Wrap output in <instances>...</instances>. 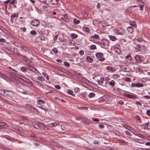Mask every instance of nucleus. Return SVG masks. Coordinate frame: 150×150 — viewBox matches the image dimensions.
I'll return each instance as SVG.
<instances>
[{"label":"nucleus","instance_id":"f257e3e1","mask_svg":"<svg viewBox=\"0 0 150 150\" xmlns=\"http://www.w3.org/2000/svg\"><path fill=\"white\" fill-rule=\"evenodd\" d=\"M13 96V93L12 91L6 90L4 96L8 99H11L12 98Z\"/></svg>","mask_w":150,"mask_h":150},{"label":"nucleus","instance_id":"f03ea898","mask_svg":"<svg viewBox=\"0 0 150 150\" xmlns=\"http://www.w3.org/2000/svg\"><path fill=\"white\" fill-rule=\"evenodd\" d=\"M15 84H16L17 86L20 89H18V91H19L21 92H22V93L24 94H27V92L26 91H22L21 89L24 86L23 85V84L20 82V81H17L15 82Z\"/></svg>","mask_w":150,"mask_h":150},{"label":"nucleus","instance_id":"7ed1b4c3","mask_svg":"<svg viewBox=\"0 0 150 150\" xmlns=\"http://www.w3.org/2000/svg\"><path fill=\"white\" fill-rule=\"evenodd\" d=\"M100 44L105 47H107L109 46V42L106 39H103L101 41Z\"/></svg>","mask_w":150,"mask_h":150},{"label":"nucleus","instance_id":"20e7f679","mask_svg":"<svg viewBox=\"0 0 150 150\" xmlns=\"http://www.w3.org/2000/svg\"><path fill=\"white\" fill-rule=\"evenodd\" d=\"M138 6L140 7V10L142 11L143 9V8L144 6V2L141 0H139L137 1Z\"/></svg>","mask_w":150,"mask_h":150},{"label":"nucleus","instance_id":"39448f33","mask_svg":"<svg viewBox=\"0 0 150 150\" xmlns=\"http://www.w3.org/2000/svg\"><path fill=\"white\" fill-rule=\"evenodd\" d=\"M31 24L33 26H37L40 25V22L38 20H35L32 21Z\"/></svg>","mask_w":150,"mask_h":150},{"label":"nucleus","instance_id":"423d86ee","mask_svg":"<svg viewBox=\"0 0 150 150\" xmlns=\"http://www.w3.org/2000/svg\"><path fill=\"white\" fill-rule=\"evenodd\" d=\"M135 59L136 62L138 63H140L142 61V58L140 55H137L135 57Z\"/></svg>","mask_w":150,"mask_h":150},{"label":"nucleus","instance_id":"0eeeda50","mask_svg":"<svg viewBox=\"0 0 150 150\" xmlns=\"http://www.w3.org/2000/svg\"><path fill=\"white\" fill-rule=\"evenodd\" d=\"M25 107L28 109L30 110H35L36 109L33 106V105H31L29 104H27L26 105Z\"/></svg>","mask_w":150,"mask_h":150},{"label":"nucleus","instance_id":"6e6552de","mask_svg":"<svg viewBox=\"0 0 150 150\" xmlns=\"http://www.w3.org/2000/svg\"><path fill=\"white\" fill-rule=\"evenodd\" d=\"M45 37L43 36H39L36 38V40L39 42H41L45 40Z\"/></svg>","mask_w":150,"mask_h":150},{"label":"nucleus","instance_id":"1a4fd4ad","mask_svg":"<svg viewBox=\"0 0 150 150\" xmlns=\"http://www.w3.org/2000/svg\"><path fill=\"white\" fill-rule=\"evenodd\" d=\"M20 48V50L23 52H27L28 50V49L27 47L23 45L21 46Z\"/></svg>","mask_w":150,"mask_h":150},{"label":"nucleus","instance_id":"9d476101","mask_svg":"<svg viewBox=\"0 0 150 150\" xmlns=\"http://www.w3.org/2000/svg\"><path fill=\"white\" fill-rule=\"evenodd\" d=\"M106 69L108 70L111 71L113 72H114L116 70L115 68L110 66L107 67Z\"/></svg>","mask_w":150,"mask_h":150},{"label":"nucleus","instance_id":"9b49d317","mask_svg":"<svg viewBox=\"0 0 150 150\" xmlns=\"http://www.w3.org/2000/svg\"><path fill=\"white\" fill-rule=\"evenodd\" d=\"M37 102L38 104L39 105L45 104V101L42 99H38L37 100Z\"/></svg>","mask_w":150,"mask_h":150},{"label":"nucleus","instance_id":"f8f14e48","mask_svg":"<svg viewBox=\"0 0 150 150\" xmlns=\"http://www.w3.org/2000/svg\"><path fill=\"white\" fill-rule=\"evenodd\" d=\"M16 16V14H12L11 16L10 17V21L11 23H13V22L14 18Z\"/></svg>","mask_w":150,"mask_h":150},{"label":"nucleus","instance_id":"ddd939ff","mask_svg":"<svg viewBox=\"0 0 150 150\" xmlns=\"http://www.w3.org/2000/svg\"><path fill=\"white\" fill-rule=\"evenodd\" d=\"M59 124V122H54L52 123H50L49 124V126L50 127H54L58 125Z\"/></svg>","mask_w":150,"mask_h":150},{"label":"nucleus","instance_id":"4468645a","mask_svg":"<svg viewBox=\"0 0 150 150\" xmlns=\"http://www.w3.org/2000/svg\"><path fill=\"white\" fill-rule=\"evenodd\" d=\"M125 59H128L130 61L132 60V58L131 56V54H128L127 56L125 57Z\"/></svg>","mask_w":150,"mask_h":150},{"label":"nucleus","instance_id":"2eb2a0df","mask_svg":"<svg viewBox=\"0 0 150 150\" xmlns=\"http://www.w3.org/2000/svg\"><path fill=\"white\" fill-rule=\"evenodd\" d=\"M127 30L129 33H132L134 31V29L131 27H128L127 28Z\"/></svg>","mask_w":150,"mask_h":150},{"label":"nucleus","instance_id":"dca6fc26","mask_svg":"<svg viewBox=\"0 0 150 150\" xmlns=\"http://www.w3.org/2000/svg\"><path fill=\"white\" fill-rule=\"evenodd\" d=\"M86 60L89 62H92L93 61V58L89 56H87L86 58Z\"/></svg>","mask_w":150,"mask_h":150},{"label":"nucleus","instance_id":"f3484780","mask_svg":"<svg viewBox=\"0 0 150 150\" xmlns=\"http://www.w3.org/2000/svg\"><path fill=\"white\" fill-rule=\"evenodd\" d=\"M108 83L109 85L112 86H115V82L114 81L112 80L110 82H108Z\"/></svg>","mask_w":150,"mask_h":150},{"label":"nucleus","instance_id":"a211bd4d","mask_svg":"<svg viewBox=\"0 0 150 150\" xmlns=\"http://www.w3.org/2000/svg\"><path fill=\"white\" fill-rule=\"evenodd\" d=\"M102 25V28L103 29L104 28L107 26V23L101 21L100 22Z\"/></svg>","mask_w":150,"mask_h":150},{"label":"nucleus","instance_id":"6ab92c4d","mask_svg":"<svg viewBox=\"0 0 150 150\" xmlns=\"http://www.w3.org/2000/svg\"><path fill=\"white\" fill-rule=\"evenodd\" d=\"M91 37L93 39H98L99 38V36L98 35L95 34L91 36Z\"/></svg>","mask_w":150,"mask_h":150},{"label":"nucleus","instance_id":"aec40b11","mask_svg":"<svg viewBox=\"0 0 150 150\" xmlns=\"http://www.w3.org/2000/svg\"><path fill=\"white\" fill-rule=\"evenodd\" d=\"M96 55L98 58H100L103 56V54L101 52L96 53Z\"/></svg>","mask_w":150,"mask_h":150},{"label":"nucleus","instance_id":"412c9836","mask_svg":"<svg viewBox=\"0 0 150 150\" xmlns=\"http://www.w3.org/2000/svg\"><path fill=\"white\" fill-rule=\"evenodd\" d=\"M67 93L73 96H75V95L73 91L71 90H68L67 91Z\"/></svg>","mask_w":150,"mask_h":150},{"label":"nucleus","instance_id":"4be33fe9","mask_svg":"<svg viewBox=\"0 0 150 150\" xmlns=\"http://www.w3.org/2000/svg\"><path fill=\"white\" fill-rule=\"evenodd\" d=\"M109 38L110 40L112 41H115L116 39V38L115 36H113L112 35H110L109 36Z\"/></svg>","mask_w":150,"mask_h":150},{"label":"nucleus","instance_id":"5701e85b","mask_svg":"<svg viewBox=\"0 0 150 150\" xmlns=\"http://www.w3.org/2000/svg\"><path fill=\"white\" fill-rule=\"evenodd\" d=\"M38 79L40 81H45V79L43 76H38L37 77Z\"/></svg>","mask_w":150,"mask_h":150},{"label":"nucleus","instance_id":"b1692460","mask_svg":"<svg viewBox=\"0 0 150 150\" xmlns=\"http://www.w3.org/2000/svg\"><path fill=\"white\" fill-rule=\"evenodd\" d=\"M71 36L73 39L76 38L78 36L77 34L74 33H71Z\"/></svg>","mask_w":150,"mask_h":150},{"label":"nucleus","instance_id":"393cba45","mask_svg":"<svg viewBox=\"0 0 150 150\" xmlns=\"http://www.w3.org/2000/svg\"><path fill=\"white\" fill-rule=\"evenodd\" d=\"M130 25L133 27L135 28L136 27V25L135 23L134 22H129Z\"/></svg>","mask_w":150,"mask_h":150},{"label":"nucleus","instance_id":"a878e982","mask_svg":"<svg viewBox=\"0 0 150 150\" xmlns=\"http://www.w3.org/2000/svg\"><path fill=\"white\" fill-rule=\"evenodd\" d=\"M34 67H33L31 66H29L28 67V69L32 71L35 72V71H34Z\"/></svg>","mask_w":150,"mask_h":150},{"label":"nucleus","instance_id":"bb28decb","mask_svg":"<svg viewBox=\"0 0 150 150\" xmlns=\"http://www.w3.org/2000/svg\"><path fill=\"white\" fill-rule=\"evenodd\" d=\"M6 90L0 89V94L4 96Z\"/></svg>","mask_w":150,"mask_h":150},{"label":"nucleus","instance_id":"cd10ccee","mask_svg":"<svg viewBox=\"0 0 150 150\" xmlns=\"http://www.w3.org/2000/svg\"><path fill=\"white\" fill-rule=\"evenodd\" d=\"M83 29L84 31L87 32H88L89 31V28L87 27H83Z\"/></svg>","mask_w":150,"mask_h":150},{"label":"nucleus","instance_id":"c85d7f7f","mask_svg":"<svg viewBox=\"0 0 150 150\" xmlns=\"http://www.w3.org/2000/svg\"><path fill=\"white\" fill-rule=\"evenodd\" d=\"M0 30L5 33L7 32V30L1 26H0Z\"/></svg>","mask_w":150,"mask_h":150},{"label":"nucleus","instance_id":"c756f323","mask_svg":"<svg viewBox=\"0 0 150 150\" xmlns=\"http://www.w3.org/2000/svg\"><path fill=\"white\" fill-rule=\"evenodd\" d=\"M119 76V75L118 74H115L112 75V77L114 79H116Z\"/></svg>","mask_w":150,"mask_h":150},{"label":"nucleus","instance_id":"7c9ffc66","mask_svg":"<svg viewBox=\"0 0 150 150\" xmlns=\"http://www.w3.org/2000/svg\"><path fill=\"white\" fill-rule=\"evenodd\" d=\"M74 22L75 24H78L80 22V21L79 20H77L76 19H74Z\"/></svg>","mask_w":150,"mask_h":150},{"label":"nucleus","instance_id":"2f4dec72","mask_svg":"<svg viewBox=\"0 0 150 150\" xmlns=\"http://www.w3.org/2000/svg\"><path fill=\"white\" fill-rule=\"evenodd\" d=\"M27 69V68L25 67H23L21 68V70L23 71H26Z\"/></svg>","mask_w":150,"mask_h":150},{"label":"nucleus","instance_id":"473e14b6","mask_svg":"<svg viewBox=\"0 0 150 150\" xmlns=\"http://www.w3.org/2000/svg\"><path fill=\"white\" fill-rule=\"evenodd\" d=\"M95 94L93 93H91L88 95V96L90 98H91L95 96Z\"/></svg>","mask_w":150,"mask_h":150},{"label":"nucleus","instance_id":"72a5a7b5","mask_svg":"<svg viewBox=\"0 0 150 150\" xmlns=\"http://www.w3.org/2000/svg\"><path fill=\"white\" fill-rule=\"evenodd\" d=\"M22 58L26 62H28L29 61L28 59L25 56H23L22 57Z\"/></svg>","mask_w":150,"mask_h":150},{"label":"nucleus","instance_id":"f704fd0d","mask_svg":"<svg viewBox=\"0 0 150 150\" xmlns=\"http://www.w3.org/2000/svg\"><path fill=\"white\" fill-rule=\"evenodd\" d=\"M114 51L115 52H116L118 53H119L121 52L120 50V49H119V48H115L114 49Z\"/></svg>","mask_w":150,"mask_h":150},{"label":"nucleus","instance_id":"c9c22d12","mask_svg":"<svg viewBox=\"0 0 150 150\" xmlns=\"http://www.w3.org/2000/svg\"><path fill=\"white\" fill-rule=\"evenodd\" d=\"M6 125V124L4 122H0V125L1 126V129L2 128L3 126H5Z\"/></svg>","mask_w":150,"mask_h":150},{"label":"nucleus","instance_id":"e433bc0d","mask_svg":"<svg viewBox=\"0 0 150 150\" xmlns=\"http://www.w3.org/2000/svg\"><path fill=\"white\" fill-rule=\"evenodd\" d=\"M91 48L92 50H95L96 48V46L95 45H92L91 46Z\"/></svg>","mask_w":150,"mask_h":150},{"label":"nucleus","instance_id":"4c0bfd02","mask_svg":"<svg viewBox=\"0 0 150 150\" xmlns=\"http://www.w3.org/2000/svg\"><path fill=\"white\" fill-rule=\"evenodd\" d=\"M64 64L67 67H69L70 66L69 64L67 62H64Z\"/></svg>","mask_w":150,"mask_h":150},{"label":"nucleus","instance_id":"58836bf2","mask_svg":"<svg viewBox=\"0 0 150 150\" xmlns=\"http://www.w3.org/2000/svg\"><path fill=\"white\" fill-rule=\"evenodd\" d=\"M52 51L55 53H57L58 52V50L55 47L53 48L52 50Z\"/></svg>","mask_w":150,"mask_h":150},{"label":"nucleus","instance_id":"ea45409f","mask_svg":"<svg viewBox=\"0 0 150 150\" xmlns=\"http://www.w3.org/2000/svg\"><path fill=\"white\" fill-rule=\"evenodd\" d=\"M61 128L62 130H65L67 129L66 126L64 125H61Z\"/></svg>","mask_w":150,"mask_h":150},{"label":"nucleus","instance_id":"a19ab883","mask_svg":"<svg viewBox=\"0 0 150 150\" xmlns=\"http://www.w3.org/2000/svg\"><path fill=\"white\" fill-rule=\"evenodd\" d=\"M30 33L33 35H36L37 33L34 30H32L30 31Z\"/></svg>","mask_w":150,"mask_h":150},{"label":"nucleus","instance_id":"79ce46f5","mask_svg":"<svg viewBox=\"0 0 150 150\" xmlns=\"http://www.w3.org/2000/svg\"><path fill=\"white\" fill-rule=\"evenodd\" d=\"M143 86H144V85L143 84L137 83V87H141Z\"/></svg>","mask_w":150,"mask_h":150},{"label":"nucleus","instance_id":"37998d69","mask_svg":"<svg viewBox=\"0 0 150 150\" xmlns=\"http://www.w3.org/2000/svg\"><path fill=\"white\" fill-rule=\"evenodd\" d=\"M74 91L75 93H78L80 91V89L78 88H76L74 89Z\"/></svg>","mask_w":150,"mask_h":150},{"label":"nucleus","instance_id":"c03bdc74","mask_svg":"<svg viewBox=\"0 0 150 150\" xmlns=\"http://www.w3.org/2000/svg\"><path fill=\"white\" fill-rule=\"evenodd\" d=\"M30 137H32L35 138L36 137L35 134L33 133H31L30 134Z\"/></svg>","mask_w":150,"mask_h":150},{"label":"nucleus","instance_id":"a18cd8bd","mask_svg":"<svg viewBox=\"0 0 150 150\" xmlns=\"http://www.w3.org/2000/svg\"><path fill=\"white\" fill-rule=\"evenodd\" d=\"M125 79L126 81H131V79L129 77H126Z\"/></svg>","mask_w":150,"mask_h":150},{"label":"nucleus","instance_id":"49530a36","mask_svg":"<svg viewBox=\"0 0 150 150\" xmlns=\"http://www.w3.org/2000/svg\"><path fill=\"white\" fill-rule=\"evenodd\" d=\"M110 79L108 77H106L105 78V81L106 82V83H105V84H107V82H108L109 81H110Z\"/></svg>","mask_w":150,"mask_h":150},{"label":"nucleus","instance_id":"de8ad7c7","mask_svg":"<svg viewBox=\"0 0 150 150\" xmlns=\"http://www.w3.org/2000/svg\"><path fill=\"white\" fill-rule=\"evenodd\" d=\"M78 109L79 110H81V109H86L87 110L88 109V108L86 107H79L78 108Z\"/></svg>","mask_w":150,"mask_h":150},{"label":"nucleus","instance_id":"09e8293b","mask_svg":"<svg viewBox=\"0 0 150 150\" xmlns=\"http://www.w3.org/2000/svg\"><path fill=\"white\" fill-rule=\"evenodd\" d=\"M146 114L148 116H150V109L147 110L146 111Z\"/></svg>","mask_w":150,"mask_h":150},{"label":"nucleus","instance_id":"8fccbe9b","mask_svg":"<svg viewBox=\"0 0 150 150\" xmlns=\"http://www.w3.org/2000/svg\"><path fill=\"white\" fill-rule=\"evenodd\" d=\"M137 83H132L131 85V86L132 87H137Z\"/></svg>","mask_w":150,"mask_h":150},{"label":"nucleus","instance_id":"3c124183","mask_svg":"<svg viewBox=\"0 0 150 150\" xmlns=\"http://www.w3.org/2000/svg\"><path fill=\"white\" fill-rule=\"evenodd\" d=\"M6 41L5 39L3 38H0V42H4Z\"/></svg>","mask_w":150,"mask_h":150},{"label":"nucleus","instance_id":"603ef678","mask_svg":"<svg viewBox=\"0 0 150 150\" xmlns=\"http://www.w3.org/2000/svg\"><path fill=\"white\" fill-rule=\"evenodd\" d=\"M92 120L94 121H96V122H98L99 121V120L97 118H94V117H93L92 118Z\"/></svg>","mask_w":150,"mask_h":150},{"label":"nucleus","instance_id":"864d4df0","mask_svg":"<svg viewBox=\"0 0 150 150\" xmlns=\"http://www.w3.org/2000/svg\"><path fill=\"white\" fill-rule=\"evenodd\" d=\"M125 133L127 135H128L129 136H131V133L128 131H125Z\"/></svg>","mask_w":150,"mask_h":150},{"label":"nucleus","instance_id":"5fc2aeb1","mask_svg":"<svg viewBox=\"0 0 150 150\" xmlns=\"http://www.w3.org/2000/svg\"><path fill=\"white\" fill-rule=\"evenodd\" d=\"M103 81H98V83L99 85H101L103 84Z\"/></svg>","mask_w":150,"mask_h":150},{"label":"nucleus","instance_id":"6e6d98bb","mask_svg":"<svg viewBox=\"0 0 150 150\" xmlns=\"http://www.w3.org/2000/svg\"><path fill=\"white\" fill-rule=\"evenodd\" d=\"M136 98V97L134 96L130 95L129 98L131 99H134Z\"/></svg>","mask_w":150,"mask_h":150},{"label":"nucleus","instance_id":"4d7b16f0","mask_svg":"<svg viewBox=\"0 0 150 150\" xmlns=\"http://www.w3.org/2000/svg\"><path fill=\"white\" fill-rule=\"evenodd\" d=\"M55 87L56 89H59L61 88L60 86L59 85H56L55 86Z\"/></svg>","mask_w":150,"mask_h":150},{"label":"nucleus","instance_id":"13d9d810","mask_svg":"<svg viewBox=\"0 0 150 150\" xmlns=\"http://www.w3.org/2000/svg\"><path fill=\"white\" fill-rule=\"evenodd\" d=\"M58 37V35L57 34L55 35L54 36V40H56L57 39Z\"/></svg>","mask_w":150,"mask_h":150},{"label":"nucleus","instance_id":"bf43d9fd","mask_svg":"<svg viewBox=\"0 0 150 150\" xmlns=\"http://www.w3.org/2000/svg\"><path fill=\"white\" fill-rule=\"evenodd\" d=\"M118 141L120 142V143H122V144H125V142L123 140H119Z\"/></svg>","mask_w":150,"mask_h":150},{"label":"nucleus","instance_id":"052dcab7","mask_svg":"<svg viewBox=\"0 0 150 150\" xmlns=\"http://www.w3.org/2000/svg\"><path fill=\"white\" fill-rule=\"evenodd\" d=\"M149 125V122H147L146 123H145L143 125V126L144 127H147Z\"/></svg>","mask_w":150,"mask_h":150},{"label":"nucleus","instance_id":"680f3d73","mask_svg":"<svg viewBox=\"0 0 150 150\" xmlns=\"http://www.w3.org/2000/svg\"><path fill=\"white\" fill-rule=\"evenodd\" d=\"M137 136L139 137H140L142 138H143V139H144V136H143V135L142 134H138Z\"/></svg>","mask_w":150,"mask_h":150},{"label":"nucleus","instance_id":"e2e57ef3","mask_svg":"<svg viewBox=\"0 0 150 150\" xmlns=\"http://www.w3.org/2000/svg\"><path fill=\"white\" fill-rule=\"evenodd\" d=\"M56 61L57 62H59V63H62V60L59 59H57Z\"/></svg>","mask_w":150,"mask_h":150},{"label":"nucleus","instance_id":"0e129e2a","mask_svg":"<svg viewBox=\"0 0 150 150\" xmlns=\"http://www.w3.org/2000/svg\"><path fill=\"white\" fill-rule=\"evenodd\" d=\"M90 109L91 110H97V109H98L96 108H94V107H90Z\"/></svg>","mask_w":150,"mask_h":150},{"label":"nucleus","instance_id":"69168bd1","mask_svg":"<svg viewBox=\"0 0 150 150\" xmlns=\"http://www.w3.org/2000/svg\"><path fill=\"white\" fill-rule=\"evenodd\" d=\"M137 47V48L141 49V45H136L135 48Z\"/></svg>","mask_w":150,"mask_h":150},{"label":"nucleus","instance_id":"338daca9","mask_svg":"<svg viewBox=\"0 0 150 150\" xmlns=\"http://www.w3.org/2000/svg\"><path fill=\"white\" fill-rule=\"evenodd\" d=\"M144 98H147V99H150V96H144Z\"/></svg>","mask_w":150,"mask_h":150},{"label":"nucleus","instance_id":"774afa93","mask_svg":"<svg viewBox=\"0 0 150 150\" xmlns=\"http://www.w3.org/2000/svg\"><path fill=\"white\" fill-rule=\"evenodd\" d=\"M5 137L8 140H10L11 139V137L7 135L5 136Z\"/></svg>","mask_w":150,"mask_h":150}]
</instances>
